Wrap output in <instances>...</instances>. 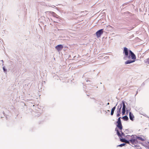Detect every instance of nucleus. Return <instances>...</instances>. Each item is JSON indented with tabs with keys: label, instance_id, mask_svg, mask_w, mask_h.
<instances>
[{
	"label": "nucleus",
	"instance_id": "obj_1",
	"mask_svg": "<svg viewBox=\"0 0 149 149\" xmlns=\"http://www.w3.org/2000/svg\"><path fill=\"white\" fill-rule=\"evenodd\" d=\"M121 117H119L116 122L117 124L116 126L117 127L116 128L115 130L116 132L117 135L119 137H121L124 135V134L122 132L123 126L121 123Z\"/></svg>",
	"mask_w": 149,
	"mask_h": 149
},
{
	"label": "nucleus",
	"instance_id": "obj_2",
	"mask_svg": "<svg viewBox=\"0 0 149 149\" xmlns=\"http://www.w3.org/2000/svg\"><path fill=\"white\" fill-rule=\"evenodd\" d=\"M129 52L130 55L128 56V58H130L131 57L132 59L133 60H129L126 61L125 63L126 64H130L134 62L136 58L135 55L131 50H129Z\"/></svg>",
	"mask_w": 149,
	"mask_h": 149
},
{
	"label": "nucleus",
	"instance_id": "obj_3",
	"mask_svg": "<svg viewBox=\"0 0 149 149\" xmlns=\"http://www.w3.org/2000/svg\"><path fill=\"white\" fill-rule=\"evenodd\" d=\"M131 143L134 145L135 146H137V145L139 144V142L138 139L136 137V138L133 137L132 138L131 140L129 141V142Z\"/></svg>",
	"mask_w": 149,
	"mask_h": 149
},
{
	"label": "nucleus",
	"instance_id": "obj_4",
	"mask_svg": "<svg viewBox=\"0 0 149 149\" xmlns=\"http://www.w3.org/2000/svg\"><path fill=\"white\" fill-rule=\"evenodd\" d=\"M103 29H101L98 31L96 33V35L98 38L100 37L101 35L103 34Z\"/></svg>",
	"mask_w": 149,
	"mask_h": 149
},
{
	"label": "nucleus",
	"instance_id": "obj_5",
	"mask_svg": "<svg viewBox=\"0 0 149 149\" xmlns=\"http://www.w3.org/2000/svg\"><path fill=\"white\" fill-rule=\"evenodd\" d=\"M55 48L58 51H59L62 49L63 48V46L61 45H59L56 46Z\"/></svg>",
	"mask_w": 149,
	"mask_h": 149
},
{
	"label": "nucleus",
	"instance_id": "obj_6",
	"mask_svg": "<svg viewBox=\"0 0 149 149\" xmlns=\"http://www.w3.org/2000/svg\"><path fill=\"white\" fill-rule=\"evenodd\" d=\"M138 140H140L142 141H144L146 140V137L145 136H141L136 137Z\"/></svg>",
	"mask_w": 149,
	"mask_h": 149
},
{
	"label": "nucleus",
	"instance_id": "obj_7",
	"mask_svg": "<svg viewBox=\"0 0 149 149\" xmlns=\"http://www.w3.org/2000/svg\"><path fill=\"white\" fill-rule=\"evenodd\" d=\"M122 103L123 104V107L122 108V112L123 115H124L125 112V108L126 106L125 104V102L124 101L122 102Z\"/></svg>",
	"mask_w": 149,
	"mask_h": 149
},
{
	"label": "nucleus",
	"instance_id": "obj_8",
	"mask_svg": "<svg viewBox=\"0 0 149 149\" xmlns=\"http://www.w3.org/2000/svg\"><path fill=\"white\" fill-rule=\"evenodd\" d=\"M123 53H125V56L126 57L128 56V51L126 47L124 48Z\"/></svg>",
	"mask_w": 149,
	"mask_h": 149
},
{
	"label": "nucleus",
	"instance_id": "obj_9",
	"mask_svg": "<svg viewBox=\"0 0 149 149\" xmlns=\"http://www.w3.org/2000/svg\"><path fill=\"white\" fill-rule=\"evenodd\" d=\"M124 135H123V136H124ZM122 136H123L121 137H119L120 138V141L122 142H125V143H129V141H128L127 140L125 139H121V138L122 137Z\"/></svg>",
	"mask_w": 149,
	"mask_h": 149
},
{
	"label": "nucleus",
	"instance_id": "obj_10",
	"mask_svg": "<svg viewBox=\"0 0 149 149\" xmlns=\"http://www.w3.org/2000/svg\"><path fill=\"white\" fill-rule=\"evenodd\" d=\"M129 116L130 119L132 121H133L134 117L133 114L130 112L129 113Z\"/></svg>",
	"mask_w": 149,
	"mask_h": 149
},
{
	"label": "nucleus",
	"instance_id": "obj_11",
	"mask_svg": "<svg viewBox=\"0 0 149 149\" xmlns=\"http://www.w3.org/2000/svg\"><path fill=\"white\" fill-rule=\"evenodd\" d=\"M115 109H116V106L114 107H113L112 108L111 110V115H113Z\"/></svg>",
	"mask_w": 149,
	"mask_h": 149
},
{
	"label": "nucleus",
	"instance_id": "obj_12",
	"mask_svg": "<svg viewBox=\"0 0 149 149\" xmlns=\"http://www.w3.org/2000/svg\"><path fill=\"white\" fill-rule=\"evenodd\" d=\"M121 108H122V106L121 105L120 108L118 109L117 112V113L120 114V113H120V110H121Z\"/></svg>",
	"mask_w": 149,
	"mask_h": 149
},
{
	"label": "nucleus",
	"instance_id": "obj_13",
	"mask_svg": "<svg viewBox=\"0 0 149 149\" xmlns=\"http://www.w3.org/2000/svg\"><path fill=\"white\" fill-rule=\"evenodd\" d=\"M123 118L125 120H128V118L127 116H123Z\"/></svg>",
	"mask_w": 149,
	"mask_h": 149
},
{
	"label": "nucleus",
	"instance_id": "obj_14",
	"mask_svg": "<svg viewBox=\"0 0 149 149\" xmlns=\"http://www.w3.org/2000/svg\"><path fill=\"white\" fill-rule=\"evenodd\" d=\"M125 144H126L125 143H123V144H121L120 145L118 146L120 147H122V146L125 145Z\"/></svg>",
	"mask_w": 149,
	"mask_h": 149
},
{
	"label": "nucleus",
	"instance_id": "obj_15",
	"mask_svg": "<svg viewBox=\"0 0 149 149\" xmlns=\"http://www.w3.org/2000/svg\"><path fill=\"white\" fill-rule=\"evenodd\" d=\"M146 63L148 64H149V58L147 59Z\"/></svg>",
	"mask_w": 149,
	"mask_h": 149
},
{
	"label": "nucleus",
	"instance_id": "obj_16",
	"mask_svg": "<svg viewBox=\"0 0 149 149\" xmlns=\"http://www.w3.org/2000/svg\"><path fill=\"white\" fill-rule=\"evenodd\" d=\"M3 69L4 72L6 71V70L5 69V68L4 67H3Z\"/></svg>",
	"mask_w": 149,
	"mask_h": 149
},
{
	"label": "nucleus",
	"instance_id": "obj_17",
	"mask_svg": "<svg viewBox=\"0 0 149 149\" xmlns=\"http://www.w3.org/2000/svg\"><path fill=\"white\" fill-rule=\"evenodd\" d=\"M120 114L117 113L116 116L117 117H119L120 116Z\"/></svg>",
	"mask_w": 149,
	"mask_h": 149
},
{
	"label": "nucleus",
	"instance_id": "obj_18",
	"mask_svg": "<svg viewBox=\"0 0 149 149\" xmlns=\"http://www.w3.org/2000/svg\"><path fill=\"white\" fill-rule=\"evenodd\" d=\"M109 103H108L107 104L108 105H109Z\"/></svg>",
	"mask_w": 149,
	"mask_h": 149
}]
</instances>
